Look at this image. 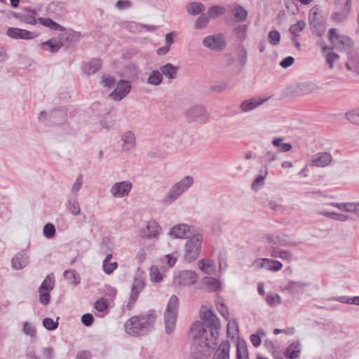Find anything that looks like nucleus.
Segmentation results:
<instances>
[{"instance_id":"obj_31","label":"nucleus","mask_w":359,"mask_h":359,"mask_svg":"<svg viewBox=\"0 0 359 359\" xmlns=\"http://www.w3.org/2000/svg\"><path fill=\"white\" fill-rule=\"evenodd\" d=\"M346 67L349 72L359 74V56H350L346 62Z\"/></svg>"},{"instance_id":"obj_52","label":"nucleus","mask_w":359,"mask_h":359,"mask_svg":"<svg viewBox=\"0 0 359 359\" xmlns=\"http://www.w3.org/2000/svg\"><path fill=\"white\" fill-rule=\"evenodd\" d=\"M269 43L273 46H277L280 43V34L277 30H272L268 34Z\"/></svg>"},{"instance_id":"obj_27","label":"nucleus","mask_w":359,"mask_h":359,"mask_svg":"<svg viewBox=\"0 0 359 359\" xmlns=\"http://www.w3.org/2000/svg\"><path fill=\"white\" fill-rule=\"evenodd\" d=\"M310 28L313 34L318 36H322L325 32V22L324 19L309 22Z\"/></svg>"},{"instance_id":"obj_6","label":"nucleus","mask_w":359,"mask_h":359,"mask_svg":"<svg viewBox=\"0 0 359 359\" xmlns=\"http://www.w3.org/2000/svg\"><path fill=\"white\" fill-rule=\"evenodd\" d=\"M144 287V280L142 276V273L141 271L137 272L132 287H131V292L130 294L129 300L127 304V309L130 311L133 309L135 302L140 294V293L142 291Z\"/></svg>"},{"instance_id":"obj_38","label":"nucleus","mask_w":359,"mask_h":359,"mask_svg":"<svg viewBox=\"0 0 359 359\" xmlns=\"http://www.w3.org/2000/svg\"><path fill=\"white\" fill-rule=\"evenodd\" d=\"M163 75L160 70H153L149 75L147 83L153 86H158L162 83Z\"/></svg>"},{"instance_id":"obj_48","label":"nucleus","mask_w":359,"mask_h":359,"mask_svg":"<svg viewBox=\"0 0 359 359\" xmlns=\"http://www.w3.org/2000/svg\"><path fill=\"white\" fill-rule=\"evenodd\" d=\"M58 320H59V317L57 318L56 321H54L50 318H45L43 320V325L44 326V327L46 330H48L49 331L55 330L58 327V322H57Z\"/></svg>"},{"instance_id":"obj_43","label":"nucleus","mask_w":359,"mask_h":359,"mask_svg":"<svg viewBox=\"0 0 359 359\" xmlns=\"http://www.w3.org/2000/svg\"><path fill=\"white\" fill-rule=\"evenodd\" d=\"M12 13L15 18L30 25H35L37 21L32 15L18 14L15 12H13Z\"/></svg>"},{"instance_id":"obj_56","label":"nucleus","mask_w":359,"mask_h":359,"mask_svg":"<svg viewBox=\"0 0 359 359\" xmlns=\"http://www.w3.org/2000/svg\"><path fill=\"white\" fill-rule=\"evenodd\" d=\"M82 184H83V177H82V175H80L76 178V182L72 185V194H73L72 196H77V193L81 189V188L82 187Z\"/></svg>"},{"instance_id":"obj_32","label":"nucleus","mask_w":359,"mask_h":359,"mask_svg":"<svg viewBox=\"0 0 359 359\" xmlns=\"http://www.w3.org/2000/svg\"><path fill=\"white\" fill-rule=\"evenodd\" d=\"M198 266L201 271L208 275L215 271V262L212 259H201L198 262Z\"/></svg>"},{"instance_id":"obj_60","label":"nucleus","mask_w":359,"mask_h":359,"mask_svg":"<svg viewBox=\"0 0 359 359\" xmlns=\"http://www.w3.org/2000/svg\"><path fill=\"white\" fill-rule=\"evenodd\" d=\"M102 83L104 86L111 88L116 83V79L110 75L103 76Z\"/></svg>"},{"instance_id":"obj_10","label":"nucleus","mask_w":359,"mask_h":359,"mask_svg":"<svg viewBox=\"0 0 359 359\" xmlns=\"http://www.w3.org/2000/svg\"><path fill=\"white\" fill-rule=\"evenodd\" d=\"M198 279V274L193 271L185 270L180 271L173 279V283L179 286L191 285Z\"/></svg>"},{"instance_id":"obj_45","label":"nucleus","mask_w":359,"mask_h":359,"mask_svg":"<svg viewBox=\"0 0 359 359\" xmlns=\"http://www.w3.org/2000/svg\"><path fill=\"white\" fill-rule=\"evenodd\" d=\"M345 118L349 122L353 124L359 125V109L347 111L345 114Z\"/></svg>"},{"instance_id":"obj_9","label":"nucleus","mask_w":359,"mask_h":359,"mask_svg":"<svg viewBox=\"0 0 359 359\" xmlns=\"http://www.w3.org/2000/svg\"><path fill=\"white\" fill-rule=\"evenodd\" d=\"M132 188V183L129 180L117 182L111 186L109 192L114 198H121L128 196Z\"/></svg>"},{"instance_id":"obj_35","label":"nucleus","mask_w":359,"mask_h":359,"mask_svg":"<svg viewBox=\"0 0 359 359\" xmlns=\"http://www.w3.org/2000/svg\"><path fill=\"white\" fill-rule=\"evenodd\" d=\"M102 67V62L100 59H93L90 61L85 67L86 73L88 75L95 74Z\"/></svg>"},{"instance_id":"obj_61","label":"nucleus","mask_w":359,"mask_h":359,"mask_svg":"<svg viewBox=\"0 0 359 359\" xmlns=\"http://www.w3.org/2000/svg\"><path fill=\"white\" fill-rule=\"evenodd\" d=\"M266 262H269L267 258L257 259L252 262V266L255 269H265Z\"/></svg>"},{"instance_id":"obj_2","label":"nucleus","mask_w":359,"mask_h":359,"mask_svg":"<svg viewBox=\"0 0 359 359\" xmlns=\"http://www.w3.org/2000/svg\"><path fill=\"white\" fill-rule=\"evenodd\" d=\"M156 318L154 310H150L144 314L132 316L124 325L125 331L132 337L146 335L153 329Z\"/></svg>"},{"instance_id":"obj_24","label":"nucleus","mask_w":359,"mask_h":359,"mask_svg":"<svg viewBox=\"0 0 359 359\" xmlns=\"http://www.w3.org/2000/svg\"><path fill=\"white\" fill-rule=\"evenodd\" d=\"M177 316V315L176 314L164 313L165 331L167 334H170L174 331L176 325Z\"/></svg>"},{"instance_id":"obj_46","label":"nucleus","mask_w":359,"mask_h":359,"mask_svg":"<svg viewBox=\"0 0 359 359\" xmlns=\"http://www.w3.org/2000/svg\"><path fill=\"white\" fill-rule=\"evenodd\" d=\"M323 17L320 14V8L317 6H313L310 10V12L309 13V22H310L320 20H323Z\"/></svg>"},{"instance_id":"obj_63","label":"nucleus","mask_w":359,"mask_h":359,"mask_svg":"<svg viewBox=\"0 0 359 359\" xmlns=\"http://www.w3.org/2000/svg\"><path fill=\"white\" fill-rule=\"evenodd\" d=\"M118 266L116 262H107V264H102V268L104 271L107 274L111 273Z\"/></svg>"},{"instance_id":"obj_54","label":"nucleus","mask_w":359,"mask_h":359,"mask_svg":"<svg viewBox=\"0 0 359 359\" xmlns=\"http://www.w3.org/2000/svg\"><path fill=\"white\" fill-rule=\"evenodd\" d=\"M43 235L48 238H52L55 234V226L51 223H47L43 229Z\"/></svg>"},{"instance_id":"obj_51","label":"nucleus","mask_w":359,"mask_h":359,"mask_svg":"<svg viewBox=\"0 0 359 359\" xmlns=\"http://www.w3.org/2000/svg\"><path fill=\"white\" fill-rule=\"evenodd\" d=\"M283 267L280 262L269 259V262L266 263L265 269L273 271H280Z\"/></svg>"},{"instance_id":"obj_20","label":"nucleus","mask_w":359,"mask_h":359,"mask_svg":"<svg viewBox=\"0 0 359 359\" xmlns=\"http://www.w3.org/2000/svg\"><path fill=\"white\" fill-rule=\"evenodd\" d=\"M268 100V98H264L262 100H257V98H252L250 100H246L243 101L241 103L240 107L242 111L243 112H249L261 105L262 103Z\"/></svg>"},{"instance_id":"obj_33","label":"nucleus","mask_w":359,"mask_h":359,"mask_svg":"<svg viewBox=\"0 0 359 359\" xmlns=\"http://www.w3.org/2000/svg\"><path fill=\"white\" fill-rule=\"evenodd\" d=\"M67 209L73 215H79L81 212L76 196H70L67 200Z\"/></svg>"},{"instance_id":"obj_49","label":"nucleus","mask_w":359,"mask_h":359,"mask_svg":"<svg viewBox=\"0 0 359 359\" xmlns=\"http://www.w3.org/2000/svg\"><path fill=\"white\" fill-rule=\"evenodd\" d=\"M150 277L151 280L155 283H159L163 280V276L156 266L150 267Z\"/></svg>"},{"instance_id":"obj_64","label":"nucleus","mask_w":359,"mask_h":359,"mask_svg":"<svg viewBox=\"0 0 359 359\" xmlns=\"http://www.w3.org/2000/svg\"><path fill=\"white\" fill-rule=\"evenodd\" d=\"M92 354L88 350L79 351L76 355V359H91Z\"/></svg>"},{"instance_id":"obj_8","label":"nucleus","mask_w":359,"mask_h":359,"mask_svg":"<svg viewBox=\"0 0 359 359\" xmlns=\"http://www.w3.org/2000/svg\"><path fill=\"white\" fill-rule=\"evenodd\" d=\"M203 45L210 50L222 51L226 48V41L222 34L209 35L203 39Z\"/></svg>"},{"instance_id":"obj_47","label":"nucleus","mask_w":359,"mask_h":359,"mask_svg":"<svg viewBox=\"0 0 359 359\" xmlns=\"http://www.w3.org/2000/svg\"><path fill=\"white\" fill-rule=\"evenodd\" d=\"M236 358L237 359H249L248 350H247L245 343H243V344L238 343V344L237 350H236Z\"/></svg>"},{"instance_id":"obj_28","label":"nucleus","mask_w":359,"mask_h":359,"mask_svg":"<svg viewBox=\"0 0 359 359\" xmlns=\"http://www.w3.org/2000/svg\"><path fill=\"white\" fill-rule=\"evenodd\" d=\"M160 229L156 222L151 221L148 222L146 229L142 230V233L147 238L156 237L158 234Z\"/></svg>"},{"instance_id":"obj_11","label":"nucleus","mask_w":359,"mask_h":359,"mask_svg":"<svg viewBox=\"0 0 359 359\" xmlns=\"http://www.w3.org/2000/svg\"><path fill=\"white\" fill-rule=\"evenodd\" d=\"M131 88L130 81L121 79L116 88L109 94V97L115 101H120L130 93Z\"/></svg>"},{"instance_id":"obj_18","label":"nucleus","mask_w":359,"mask_h":359,"mask_svg":"<svg viewBox=\"0 0 359 359\" xmlns=\"http://www.w3.org/2000/svg\"><path fill=\"white\" fill-rule=\"evenodd\" d=\"M29 263V257L25 250H21L11 260L13 269L20 270L25 267Z\"/></svg>"},{"instance_id":"obj_44","label":"nucleus","mask_w":359,"mask_h":359,"mask_svg":"<svg viewBox=\"0 0 359 359\" xmlns=\"http://www.w3.org/2000/svg\"><path fill=\"white\" fill-rule=\"evenodd\" d=\"M210 18L207 13H202L200 17L196 20L194 28L201 29L205 27L209 22Z\"/></svg>"},{"instance_id":"obj_23","label":"nucleus","mask_w":359,"mask_h":359,"mask_svg":"<svg viewBox=\"0 0 359 359\" xmlns=\"http://www.w3.org/2000/svg\"><path fill=\"white\" fill-rule=\"evenodd\" d=\"M300 352V343L297 341H293L287 346L284 352V355L287 358L296 359L299 357Z\"/></svg>"},{"instance_id":"obj_12","label":"nucleus","mask_w":359,"mask_h":359,"mask_svg":"<svg viewBox=\"0 0 359 359\" xmlns=\"http://www.w3.org/2000/svg\"><path fill=\"white\" fill-rule=\"evenodd\" d=\"M332 156L330 152L321 151L313 155L311 165L324 168L328 166L332 161Z\"/></svg>"},{"instance_id":"obj_59","label":"nucleus","mask_w":359,"mask_h":359,"mask_svg":"<svg viewBox=\"0 0 359 359\" xmlns=\"http://www.w3.org/2000/svg\"><path fill=\"white\" fill-rule=\"evenodd\" d=\"M238 332V327L237 323L236 320H231L229 321L227 326V334L230 336L232 334V337H234V335Z\"/></svg>"},{"instance_id":"obj_7","label":"nucleus","mask_w":359,"mask_h":359,"mask_svg":"<svg viewBox=\"0 0 359 359\" xmlns=\"http://www.w3.org/2000/svg\"><path fill=\"white\" fill-rule=\"evenodd\" d=\"M186 116L189 121L205 123L208 121L210 114L203 106L194 105L188 109Z\"/></svg>"},{"instance_id":"obj_41","label":"nucleus","mask_w":359,"mask_h":359,"mask_svg":"<svg viewBox=\"0 0 359 359\" xmlns=\"http://www.w3.org/2000/svg\"><path fill=\"white\" fill-rule=\"evenodd\" d=\"M306 27V23L303 20H298L295 24L290 27V32L294 36H299V33L302 32Z\"/></svg>"},{"instance_id":"obj_26","label":"nucleus","mask_w":359,"mask_h":359,"mask_svg":"<svg viewBox=\"0 0 359 359\" xmlns=\"http://www.w3.org/2000/svg\"><path fill=\"white\" fill-rule=\"evenodd\" d=\"M308 284L301 281L290 280L285 289L290 294L303 292Z\"/></svg>"},{"instance_id":"obj_29","label":"nucleus","mask_w":359,"mask_h":359,"mask_svg":"<svg viewBox=\"0 0 359 359\" xmlns=\"http://www.w3.org/2000/svg\"><path fill=\"white\" fill-rule=\"evenodd\" d=\"M160 72L168 79L172 80L176 78L177 73V67L171 63H167L160 67Z\"/></svg>"},{"instance_id":"obj_3","label":"nucleus","mask_w":359,"mask_h":359,"mask_svg":"<svg viewBox=\"0 0 359 359\" xmlns=\"http://www.w3.org/2000/svg\"><path fill=\"white\" fill-rule=\"evenodd\" d=\"M194 183V178L191 176H186L180 182L174 184L168 192L162 199L164 205H169L175 202L184 191H186Z\"/></svg>"},{"instance_id":"obj_22","label":"nucleus","mask_w":359,"mask_h":359,"mask_svg":"<svg viewBox=\"0 0 359 359\" xmlns=\"http://www.w3.org/2000/svg\"><path fill=\"white\" fill-rule=\"evenodd\" d=\"M41 47L51 53H57L63 46V42L61 39L55 38L50 39L49 40L41 43Z\"/></svg>"},{"instance_id":"obj_19","label":"nucleus","mask_w":359,"mask_h":359,"mask_svg":"<svg viewBox=\"0 0 359 359\" xmlns=\"http://www.w3.org/2000/svg\"><path fill=\"white\" fill-rule=\"evenodd\" d=\"M121 141L123 142L121 147L123 151L133 150L136 146L135 136L131 130H128L122 135Z\"/></svg>"},{"instance_id":"obj_30","label":"nucleus","mask_w":359,"mask_h":359,"mask_svg":"<svg viewBox=\"0 0 359 359\" xmlns=\"http://www.w3.org/2000/svg\"><path fill=\"white\" fill-rule=\"evenodd\" d=\"M37 21L44 27H48L55 31H64L65 27L53 21L50 18H39Z\"/></svg>"},{"instance_id":"obj_14","label":"nucleus","mask_w":359,"mask_h":359,"mask_svg":"<svg viewBox=\"0 0 359 359\" xmlns=\"http://www.w3.org/2000/svg\"><path fill=\"white\" fill-rule=\"evenodd\" d=\"M193 234L191 227L185 224L174 226L170 231L169 235L175 238H188Z\"/></svg>"},{"instance_id":"obj_17","label":"nucleus","mask_w":359,"mask_h":359,"mask_svg":"<svg viewBox=\"0 0 359 359\" xmlns=\"http://www.w3.org/2000/svg\"><path fill=\"white\" fill-rule=\"evenodd\" d=\"M320 89L316 84L311 82L299 83L296 85L294 92L298 95L317 93Z\"/></svg>"},{"instance_id":"obj_5","label":"nucleus","mask_w":359,"mask_h":359,"mask_svg":"<svg viewBox=\"0 0 359 359\" xmlns=\"http://www.w3.org/2000/svg\"><path fill=\"white\" fill-rule=\"evenodd\" d=\"M203 236L200 233L194 235L185 244L184 259L187 262H191L199 256L201 248Z\"/></svg>"},{"instance_id":"obj_37","label":"nucleus","mask_w":359,"mask_h":359,"mask_svg":"<svg viewBox=\"0 0 359 359\" xmlns=\"http://www.w3.org/2000/svg\"><path fill=\"white\" fill-rule=\"evenodd\" d=\"M179 300L176 295L173 294L170 297L165 313L177 315Z\"/></svg>"},{"instance_id":"obj_42","label":"nucleus","mask_w":359,"mask_h":359,"mask_svg":"<svg viewBox=\"0 0 359 359\" xmlns=\"http://www.w3.org/2000/svg\"><path fill=\"white\" fill-rule=\"evenodd\" d=\"M266 302L271 307H274L281 303V297L278 294L268 293L266 297Z\"/></svg>"},{"instance_id":"obj_58","label":"nucleus","mask_w":359,"mask_h":359,"mask_svg":"<svg viewBox=\"0 0 359 359\" xmlns=\"http://www.w3.org/2000/svg\"><path fill=\"white\" fill-rule=\"evenodd\" d=\"M348 15H347L344 11L341 12H335L332 13L331 16V19L334 22L339 23L345 20Z\"/></svg>"},{"instance_id":"obj_55","label":"nucleus","mask_w":359,"mask_h":359,"mask_svg":"<svg viewBox=\"0 0 359 359\" xmlns=\"http://www.w3.org/2000/svg\"><path fill=\"white\" fill-rule=\"evenodd\" d=\"M248 29V26L245 25L238 26L235 28L234 32L237 35V37L242 41L246 37V32Z\"/></svg>"},{"instance_id":"obj_16","label":"nucleus","mask_w":359,"mask_h":359,"mask_svg":"<svg viewBox=\"0 0 359 359\" xmlns=\"http://www.w3.org/2000/svg\"><path fill=\"white\" fill-rule=\"evenodd\" d=\"M6 34L8 36L13 39H31L37 36V34H35L33 32L15 27L8 28Z\"/></svg>"},{"instance_id":"obj_39","label":"nucleus","mask_w":359,"mask_h":359,"mask_svg":"<svg viewBox=\"0 0 359 359\" xmlns=\"http://www.w3.org/2000/svg\"><path fill=\"white\" fill-rule=\"evenodd\" d=\"M233 16L237 22H243L248 16V11L238 5L236 6L233 9Z\"/></svg>"},{"instance_id":"obj_36","label":"nucleus","mask_w":359,"mask_h":359,"mask_svg":"<svg viewBox=\"0 0 359 359\" xmlns=\"http://www.w3.org/2000/svg\"><path fill=\"white\" fill-rule=\"evenodd\" d=\"M64 276L72 285H77L80 283V275L74 269L65 270Z\"/></svg>"},{"instance_id":"obj_40","label":"nucleus","mask_w":359,"mask_h":359,"mask_svg":"<svg viewBox=\"0 0 359 359\" xmlns=\"http://www.w3.org/2000/svg\"><path fill=\"white\" fill-rule=\"evenodd\" d=\"M225 13V8L221 6H212L208 9L207 14L209 18H215Z\"/></svg>"},{"instance_id":"obj_62","label":"nucleus","mask_w":359,"mask_h":359,"mask_svg":"<svg viewBox=\"0 0 359 359\" xmlns=\"http://www.w3.org/2000/svg\"><path fill=\"white\" fill-rule=\"evenodd\" d=\"M22 330L25 334L29 335L31 337L34 336L36 332L35 327L29 322H25L24 323Z\"/></svg>"},{"instance_id":"obj_21","label":"nucleus","mask_w":359,"mask_h":359,"mask_svg":"<svg viewBox=\"0 0 359 359\" xmlns=\"http://www.w3.org/2000/svg\"><path fill=\"white\" fill-rule=\"evenodd\" d=\"M261 174H259L257 177L253 180L252 184H251V189L255 191H257L259 190L262 187H263L264 184V180L266 179V177L268 175V168L266 165H264L262 167L260 170Z\"/></svg>"},{"instance_id":"obj_25","label":"nucleus","mask_w":359,"mask_h":359,"mask_svg":"<svg viewBox=\"0 0 359 359\" xmlns=\"http://www.w3.org/2000/svg\"><path fill=\"white\" fill-rule=\"evenodd\" d=\"M230 343L223 341L217 351L215 353L213 359H229Z\"/></svg>"},{"instance_id":"obj_4","label":"nucleus","mask_w":359,"mask_h":359,"mask_svg":"<svg viewBox=\"0 0 359 359\" xmlns=\"http://www.w3.org/2000/svg\"><path fill=\"white\" fill-rule=\"evenodd\" d=\"M329 41L332 44V46L324 45L322 47L323 51L332 48H352L353 46V41L350 37L338 34L335 28H332L329 30Z\"/></svg>"},{"instance_id":"obj_15","label":"nucleus","mask_w":359,"mask_h":359,"mask_svg":"<svg viewBox=\"0 0 359 359\" xmlns=\"http://www.w3.org/2000/svg\"><path fill=\"white\" fill-rule=\"evenodd\" d=\"M266 240L270 243L280 246L294 247L296 245V243L286 234L269 235L266 237Z\"/></svg>"},{"instance_id":"obj_57","label":"nucleus","mask_w":359,"mask_h":359,"mask_svg":"<svg viewBox=\"0 0 359 359\" xmlns=\"http://www.w3.org/2000/svg\"><path fill=\"white\" fill-rule=\"evenodd\" d=\"M39 302L43 305H48L50 303V291L39 290Z\"/></svg>"},{"instance_id":"obj_53","label":"nucleus","mask_w":359,"mask_h":359,"mask_svg":"<svg viewBox=\"0 0 359 359\" xmlns=\"http://www.w3.org/2000/svg\"><path fill=\"white\" fill-rule=\"evenodd\" d=\"M205 283L211 290L217 291L220 288L219 282L215 278L207 277L204 279Z\"/></svg>"},{"instance_id":"obj_34","label":"nucleus","mask_w":359,"mask_h":359,"mask_svg":"<svg viewBox=\"0 0 359 359\" xmlns=\"http://www.w3.org/2000/svg\"><path fill=\"white\" fill-rule=\"evenodd\" d=\"M205 6L199 2L189 3L187 6V11L192 15H196L205 11Z\"/></svg>"},{"instance_id":"obj_50","label":"nucleus","mask_w":359,"mask_h":359,"mask_svg":"<svg viewBox=\"0 0 359 359\" xmlns=\"http://www.w3.org/2000/svg\"><path fill=\"white\" fill-rule=\"evenodd\" d=\"M54 287V279L50 277V276H48L43 283H41V286L39 287V290H47L50 291L53 289Z\"/></svg>"},{"instance_id":"obj_13","label":"nucleus","mask_w":359,"mask_h":359,"mask_svg":"<svg viewBox=\"0 0 359 359\" xmlns=\"http://www.w3.org/2000/svg\"><path fill=\"white\" fill-rule=\"evenodd\" d=\"M48 16L58 19L66 13L65 4L60 1H53L50 3L46 9Z\"/></svg>"},{"instance_id":"obj_1","label":"nucleus","mask_w":359,"mask_h":359,"mask_svg":"<svg viewBox=\"0 0 359 359\" xmlns=\"http://www.w3.org/2000/svg\"><path fill=\"white\" fill-rule=\"evenodd\" d=\"M200 318L205 324L198 321L190 328V335L194 346L199 353H205L207 348H214L217 343L220 323L212 310L200 311Z\"/></svg>"}]
</instances>
